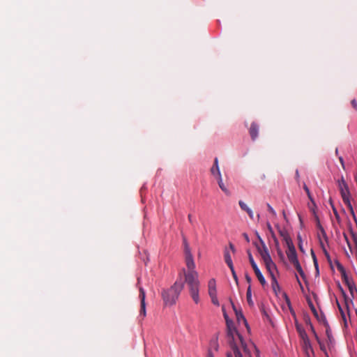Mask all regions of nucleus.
Listing matches in <instances>:
<instances>
[{"mask_svg": "<svg viewBox=\"0 0 357 357\" xmlns=\"http://www.w3.org/2000/svg\"><path fill=\"white\" fill-rule=\"evenodd\" d=\"M303 349L307 357H310V352L313 353V349L310 340H305L303 341Z\"/></svg>", "mask_w": 357, "mask_h": 357, "instance_id": "15", "label": "nucleus"}, {"mask_svg": "<svg viewBox=\"0 0 357 357\" xmlns=\"http://www.w3.org/2000/svg\"><path fill=\"white\" fill-rule=\"evenodd\" d=\"M304 190H305L309 199L312 201V196H311V194H310V190L308 189V188L307 187L306 185H304L303 187Z\"/></svg>", "mask_w": 357, "mask_h": 357, "instance_id": "31", "label": "nucleus"}, {"mask_svg": "<svg viewBox=\"0 0 357 357\" xmlns=\"http://www.w3.org/2000/svg\"><path fill=\"white\" fill-rule=\"evenodd\" d=\"M229 248L230 250L232 251L233 253H235L236 252V249L234 248V245L231 243H229Z\"/></svg>", "mask_w": 357, "mask_h": 357, "instance_id": "36", "label": "nucleus"}, {"mask_svg": "<svg viewBox=\"0 0 357 357\" xmlns=\"http://www.w3.org/2000/svg\"><path fill=\"white\" fill-rule=\"evenodd\" d=\"M228 336L231 337L229 342L231 349L234 352V357H251L250 352L247 348V345L243 340V336L235 330H231L229 327ZM227 357H233L231 354H227Z\"/></svg>", "mask_w": 357, "mask_h": 357, "instance_id": "2", "label": "nucleus"}, {"mask_svg": "<svg viewBox=\"0 0 357 357\" xmlns=\"http://www.w3.org/2000/svg\"><path fill=\"white\" fill-rule=\"evenodd\" d=\"M284 241L286 242L288 249H291V248H295L293 244V242L289 236V237L285 236Z\"/></svg>", "mask_w": 357, "mask_h": 357, "instance_id": "22", "label": "nucleus"}, {"mask_svg": "<svg viewBox=\"0 0 357 357\" xmlns=\"http://www.w3.org/2000/svg\"><path fill=\"white\" fill-rule=\"evenodd\" d=\"M340 163L342 164V167L344 169V160L342 157L339 158Z\"/></svg>", "mask_w": 357, "mask_h": 357, "instance_id": "40", "label": "nucleus"}, {"mask_svg": "<svg viewBox=\"0 0 357 357\" xmlns=\"http://www.w3.org/2000/svg\"><path fill=\"white\" fill-rule=\"evenodd\" d=\"M297 330L303 341H305V340H309L307 335L303 328L297 327Z\"/></svg>", "mask_w": 357, "mask_h": 357, "instance_id": "19", "label": "nucleus"}, {"mask_svg": "<svg viewBox=\"0 0 357 357\" xmlns=\"http://www.w3.org/2000/svg\"><path fill=\"white\" fill-rule=\"evenodd\" d=\"M231 303L233 309L236 312V317H237L238 321L240 322L241 321H242L245 324H247V321H246L245 317L243 316V314H242V312H238L236 310V309L235 307V305H234V304L233 303V302L231 301Z\"/></svg>", "mask_w": 357, "mask_h": 357, "instance_id": "17", "label": "nucleus"}, {"mask_svg": "<svg viewBox=\"0 0 357 357\" xmlns=\"http://www.w3.org/2000/svg\"><path fill=\"white\" fill-rule=\"evenodd\" d=\"M249 133L252 140L255 141L257 138L259 134V126L255 122H252L251 123L249 129Z\"/></svg>", "mask_w": 357, "mask_h": 357, "instance_id": "10", "label": "nucleus"}, {"mask_svg": "<svg viewBox=\"0 0 357 357\" xmlns=\"http://www.w3.org/2000/svg\"><path fill=\"white\" fill-rule=\"evenodd\" d=\"M356 178V182H357V176H356V178Z\"/></svg>", "mask_w": 357, "mask_h": 357, "instance_id": "50", "label": "nucleus"}, {"mask_svg": "<svg viewBox=\"0 0 357 357\" xmlns=\"http://www.w3.org/2000/svg\"><path fill=\"white\" fill-rule=\"evenodd\" d=\"M259 218H260V215L258 214L257 215V219L259 220Z\"/></svg>", "mask_w": 357, "mask_h": 357, "instance_id": "49", "label": "nucleus"}, {"mask_svg": "<svg viewBox=\"0 0 357 357\" xmlns=\"http://www.w3.org/2000/svg\"><path fill=\"white\" fill-rule=\"evenodd\" d=\"M215 169H216V172H217V177H218V185L220 187V188L227 195H230V191L227 188V187L225 186V185L224 184L223 181H222V176H221V174H220V169H219V166H218V158H215Z\"/></svg>", "mask_w": 357, "mask_h": 357, "instance_id": "6", "label": "nucleus"}, {"mask_svg": "<svg viewBox=\"0 0 357 357\" xmlns=\"http://www.w3.org/2000/svg\"><path fill=\"white\" fill-rule=\"evenodd\" d=\"M338 188L340 192L342 200L345 205L349 208L351 215L356 220L355 213L350 202V192L347 183H346L344 177L342 176L341 178L337 181Z\"/></svg>", "mask_w": 357, "mask_h": 357, "instance_id": "4", "label": "nucleus"}, {"mask_svg": "<svg viewBox=\"0 0 357 357\" xmlns=\"http://www.w3.org/2000/svg\"><path fill=\"white\" fill-rule=\"evenodd\" d=\"M296 279H297V282L299 284V286L301 287V289H303V286H302V284H301L300 280L298 279V276L296 275Z\"/></svg>", "mask_w": 357, "mask_h": 357, "instance_id": "42", "label": "nucleus"}, {"mask_svg": "<svg viewBox=\"0 0 357 357\" xmlns=\"http://www.w3.org/2000/svg\"><path fill=\"white\" fill-rule=\"evenodd\" d=\"M208 357H213L211 351H208Z\"/></svg>", "mask_w": 357, "mask_h": 357, "instance_id": "44", "label": "nucleus"}, {"mask_svg": "<svg viewBox=\"0 0 357 357\" xmlns=\"http://www.w3.org/2000/svg\"><path fill=\"white\" fill-rule=\"evenodd\" d=\"M267 227H268V229L269 230V231L272 234V236H273V238L274 239L275 245H278V241L276 238V237H275V234L273 233V229H272V227H271V224L268 223V222L267 223Z\"/></svg>", "mask_w": 357, "mask_h": 357, "instance_id": "21", "label": "nucleus"}, {"mask_svg": "<svg viewBox=\"0 0 357 357\" xmlns=\"http://www.w3.org/2000/svg\"><path fill=\"white\" fill-rule=\"evenodd\" d=\"M259 239H260L261 243L262 245V248L257 247V250L259 252L263 261H266L267 260L272 259L267 247L264 244V241L261 238H259Z\"/></svg>", "mask_w": 357, "mask_h": 357, "instance_id": "9", "label": "nucleus"}, {"mask_svg": "<svg viewBox=\"0 0 357 357\" xmlns=\"http://www.w3.org/2000/svg\"><path fill=\"white\" fill-rule=\"evenodd\" d=\"M238 204H239V206L241 207V208L245 211L249 217L250 218V219H253L254 218V214H253V212L251 210V208H250L243 201L240 200L238 202Z\"/></svg>", "mask_w": 357, "mask_h": 357, "instance_id": "13", "label": "nucleus"}, {"mask_svg": "<svg viewBox=\"0 0 357 357\" xmlns=\"http://www.w3.org/2000/svg\"><path fill=\"white\" fill-rule=\"evenodd\" d=\"M266 266V269L270 273L271 276H274L273 271L276 269V266L272 259L267 260L264 261Z\"/></svg>", "mask_w": 357, "mask_h": 357, "instance_id": "14", "label": "nucleus"}, {"mask_svg": "<svg viewBox=\"0 0 357 357\" xmlns=\"http://www.w3.org/2000/svg\"><path fill=\"white\" fill-rule=\"evenodd\" d=\"M353 238L356 246V255L357 257V237L354 234H353Z\"/></svg>", "mask_w": 357, "mask_h": 357, "instance_id": "34", "label": "nucleus"}, {"mask_svg": "<svg viewBox=\"0 0 357 357\" xmlns=\"http://www.w3.org/2000/svg\"><path fill=\"white\" fill-rule=\"evenodd\" d=\"M139 298H140V310L139 316L144 318L146 317V303H145V291L142 287L139 288Z\"/></svg>", "mask_w": 357, "mask_h": 357, "instance_id": "8", "label": "nucleus"}, {"mask_svg": "<svg viewBox=\"0 0 357 357\" xmlns=\"http://www.w3.org/2000/svg\"><path fill=\"white\" fill-rule=\"evenodd\" d=\"M337 268L341 273L342 276L344 278V281L346 282L351 294H353L354 291L356 290V288L354 287V283L350 282L348 277L347 276L346 271L343 266L339 262H337Z\"/></svg>", "mask_w": 357, "mask_h": 357, "instance_id": "7", "label": "nucleus"}, {"mask_svg": "<svg viewBox=\"0 0 357 357\" xmlns=\"http://www.w3.org/2000/svg\"><path fill=\"white\" fill-rule=\"evenodd\" d=\"M351 104L352 107H353L354 109H357V102H356V100H354H354H352L351 101Z\"/></svg>", "mask_w": 357, "mask_h": 357, "instance_id": "35", "label": "nucleus"}, {"mask_svg": "<svg viewBox=\"0 0 357 357\" xmlns=\"http://www.w3.org/2000/svg\"><path fill=\"white\" fill-rule=\"evenodd\" d=\"M211 174L213 176H217V172H216V169H215V163L213 164V167L211 169Z\"/></svg>", "mask_w": 357, "mask_h": 357, "instance_id": "33", "label": "nucleus"}, {"mask_svg": "<svg viewBox=\"0 0 357 357\" xmlns=\"http://www.w3.org/2000/svg\"><path fill=\"white\" fill-rule=\"evenodd\" d=\"M245 279H246V281L248 282V283H250L251 282V278L248 275H245Z\"/></svg>", "mask_w": 357, "mask_h": 357, "instance_id": "38", "label": "nucleus"}, {"mask_svg": "<svg viewBox=\"0 0 357 357\" xmlns=\"http://www.w3.org/2000/svg\"><path fill=\"white\" fill-rule=\"evenodd\" d=\"M218 338L216 337L215 340H213L211 342V347L215 351L218 350Z\"/></svg>", "mask_w": 357, "mask_h": 357, "instance_id": "23", "label": "nucleus"}, {"mask_svg": "<svg viewBox=\"0 0 357 357\" xmlns=\"http://www.w3.org/2000/svg\"><path fill=\"white\" fill-rule=\"evenodd\" d=\"M299 275H301V277L302 278V279L303 280H305V281L306 280V276H305V274L303 271H302V272H300Z\"/></svg>", "mask_w": 357, "mask_h": 357, "instance_id": "37", "label": "nucleus"}, {"mask_svg": "<svg viewBox=\"0 0 357 357\" xmlns=\"http://www.w3.org/2000/svg\"><path fill=\"white\" fill-rule=\"evenodd\" d=\"M247 301L250 306L252 307L254 305V302L252 299V291L250 285L248 287L246 292Z\"/></svg>", "mask_w": 357, "mask_h": 357, "instance_id": "18", "label": "nucleus"}, {"mask_svg": "<svg viewBox=\"0 0 357 357\" xmlns=\"http://www.w3.org/2000/svg\"><path fill=\"white\" fill-rule=\"evenodd\" d=\"M337 306H338V309L340 310V312L341 314V316H342V319L346 321V314L344 312V311L343 310L342 307L340 306V305L339 304L338 302H337Z\"/></svg>", "mask_w": 357, "mask_h": 357, "instance_id": "24", "label": "nucleus"}, {"mask_svg": "<svg viewBox=\"0 0 357 357\" xmlns=\"http://www.w3.org/2000/svg\"><path fill=\"white\" fill-rule=\"evenodd\" d=\"M272 286H273L274 291H275V287H278V283L275 276L272 277Z\"/></svg>", "mask_w": 357, "mask_h": 357, "instance_id": "30", "label": "nucleus"}, {"mask_svg": "<svg viewBox=\"0 0 357 357\" xmlns=\"http://www.w3.org/2000/svg\"><path fill=\"white\" fill-rule=\"evenodd\" d=\"M293 265L294 266L295 268L296 269L298 273L300 272H302L303 269L298 261H296V263L293 264Z\"/></svg>", "mask_w": 357, "mask_h": 357, "instance_id": "26", "label": "nucleus"}, {"mask_svg": "<svg viewBox=\"0 0 357 357\" xmlns=\"http://www.w3.org/2000/svg\"><path fill=\"white\" fill-rule=\"evenodd\" d=\"M317 220H318V225H319V229H320L321 230V231L325 234V231H324V229L322 228V227L320 225V224H319V220H318V218H317Z\"/></svg>", "mask_w": 357, "mask_h": 357, "instance_id": "41", "label": "nucleus"}, {"mask_svg": "<svg viewBox=\"0 0 357 357\" xmlns=\"http://www.w3.org/2000/svg\"><path fill=\"white\" fill-rule=\"evenodd\" d=\"M243 235H244V236H245V238H246V239L248 241V235H247L246 234H244Z\"/></svg>", "mask_w": 357, "mask_h": 357, "instance_id": "47", "label": "nucleus"}, {"mask_svg": "<svg viewBox=\"0 0 357 357\" xmlns=\"http://www.w3.org/2000/svg\"><path fill=\"white\" fill-rule=\"evenodd\" d=\"M308 303H309V306H310V309H311L312 312L314 313V315H316V316H317V310H316V309H315L314 305H313V303H312V301H308Z\"/></svg>", "mask_w": 357, "mask_h": 357, "instance_id": "27", "label": "nucleus"}, {"mask_svg": "<svg viewBox=\"0 0 357 357\" xmlns=\"http://www.w3.org/2000/svg\"><path fill=\"white\" fill-rule=\"evenodd\" d=\"M209 296L211 298L212 303L215 305H219V302H218V300L217 298V294L209 295Z\"/></svg>", "mask_w": 357, "mask_h": 357, "instance_id": "25", "label": "nucleus"}, {"mask_svg": "<svg viewBox=\"0 0 357 357\" xmlns=\"http://www.w3.org/2000/svg\"><path fill=\"white\" fill-rule=\"evenodd\" d=\"M267 208L268 211L273 215V216L275 217L276 212L269 204H267Z\"/></svg>", "mask_w": 357, "mask_h": 357, "instance_id": "29", "label": "nucleus"}, {"mask_svg": "<svg viewBox=\"0 0 357 357\" xmlns=\"http://www.w3.org/2000/svg\"><path fill=\"white\" fill-rule=\"evenodd\" d=\"M248 255L250 263L253 268V271H254L257 279L259 280V281L261 284V285H265L266 283V280H265L264 277L263 276L262 273H261L260 270L259 269L257 264L255 263L250 250L248 251Z\"/></svg>", "mask_w": 357, "mask_h": 357, "instance_id": "5", "label": "nucleus"}, {"mask_svg": "<svg viewBox=\"0 0 357 357\" xmlns=\"http://www.w3.org/2000/svg\"><path fill=\"white\" fill-rule=\"evenodd\" d=\"M224 258H225V263L227 264L229 268H232V266H234V265H233L231 257V255H230L229 250L227 248H225V252H224Z\"/></svg>", "mask_w": 357, "mask_h": 357, "instance_id": "16", "label": "nucleus"}, {"mask_svg": "<svg viewBox=\"0 0 357 357\" xmlns=\"http://www.w3.org/2000/svg\"><path fill=\"white\" fill-rule=\"evenodd\" d=\"M185 248V261L188 268L187 272L183 269L185 275V282L187 284L190 294L195 303L199 301V281L198 279V273L195 271V264L190 247L187 242L184 241Z\"/></svg>", "mask_w": 357, "mask_h": 357, "instance_id": "1", "label": "nucleus"}, {"mask_svg": "<svg viewBox=\"0 0 357 357\" xmlns=\"http://www.w3.org/2000/svg\"><path fill=\"white\" fill-rule=\"evenodd\" d=\"M312 257L314 265V267H315V269H316V273H317V275H319V266H318L317 259V257L315 256V254L314 253V252L312 250Z\"/></svg>", "mask_w": 357, "mask_h": 357, "instance_id": "20", "label": "nucleus"}, {"mask_svg": "<svg viewBox=\"0 0 357 357\" xmlns=\"http://www.w3.org/2000/svg\"><path fill=\"white\" fill-rule=\"evenodd\" d=\"M314 333L315 337L318 340V336H317V335L315 333V332H314Z\"/></svg>", "mask_w": 357, "mask_h": 357, "instance_id": "48", "label": "nucleus"}, {"mask_svg": "<svg viewBox=\"0 0 357 357\" xmlns=\"http://www.w3.org/2000/svg\"><path fill=\"white\" fill-rule=\"evenodd\" d=\"M208 288L209 295L217 294L216 282L215 279L212 278L208 281Z\"/></svg>", "mask_w": 357, "mask_h": 357, "instance_id": "12", "label": "nucleus"}, {"mask_svg": "<svg viewBox=\"0 0 357 357\" xmlns=\"http://www.w3.org/2000/svg\"><path fill=\"white\" fill-rule=\"evenodd\" d=\"M344 236L345 240H346V241H347V244H348V246H349V248L351 249V245H350V243H349V240H348L347 236L345 234H344Z\"/></svg>", "mask_w": 357, "mask_h": 357, "instance_id": "43", "label": "nucleus"}, {"mask_svg": "<svg viewBox=\"0 0 357 357\" xmlns=\"http://www.w3.org/2000/svg\"><path fill=\"white\" fill-rule=\"evenodd\" d=\"M229 268L231 270V274H232V276H233L234 280L236 281V284H238V278H237L236 273L234 271V266H232V268Z\"/></svg>", "mask_w": 357, "mask_h": 357, "instance_id": "28", "label": "nucleus"}, {"mask_svg": "<svg viewBox=\"0 0 357 357\" xmlns=\"http://www.w3.org/2000/svg\"><path fill=\"white\" fill-rule=\"evenodd\" d=\"M287 255L289 261L293 264L298 261L297 254L295 248H291L287 250Z\"/></svg>", "mask_w": 357, "mask_h": 357, "instance_id": "11", "label": "nucleus"}, {"mask_svg": "<svg viewBox=\"0 0 357 357\" xmlns=\"http://www.w3.org/2000/svg\"><path fill=\"white\" fill-rule=\"evenodd\" d=\"M188 220L191 222L192 220V215L190 214L188 215Z\"/></svg>", "mask_w": 357, "mask_h": 357, "instance_id": "45", "label": "nucleus"}, {"mask_svg": "<svg viewBox=\"0 0 357 357\" xmlns=\"http://www.w3.org/2000/svg\"><path fill=\"white\" fill-rule=\"evenodd\" d=\"M280 234L281 236L283 237L284 240L285 239V236H287V237L289 236L288 233L286 231L280 230Z\"/></svg>", "mask_w": 357, "mask_h": 357, "instance_id": "32", "label": "nucleus"}, {"mask_svg": "<svg viewBox=\"0 0 357 357\" xmlns=\"http://www.w3.org/2000/svg\"><path fill=\"white\" fill-rule=\"evenodd\" d=\"M276 247L278 248V255H279L280 256H283L282 251H281V250H280V249L279 248V245H276Z\"/></svg>", "mask_w": 357, "mask_h": 357, "instance_id": "39", "label": "nucleus"}, {"mask_svg": "<svg viewBox=\"0 0 357 357\" xmlns=\"http://www.w3.org/2000/svg\"><path fill=\"white\" fill-rule=\"evenodd\" d=\"M324 252H325L326 257H329L328 254V252H326V250L325 249H324Z\"/></svg>", "mask_w": 357, "mask_h": 357, "instance_id": "46", "label": "nucleus"}, {"mask_svg": "<svg viewBox=\"0 0 357 357\" xmlns=\"http://www.w3.org/2000/svg\"><path fill=\"white\" fill-rule=\"evenodd\" d=\"M183 287V282L176 281L169 289L162 290L161 295L165 305H174L178 298Z\"/></svg>", "mask_w": 357, "mask_h": 357, "instance_id": "3", "label": "nucleus"}]
</instances>
